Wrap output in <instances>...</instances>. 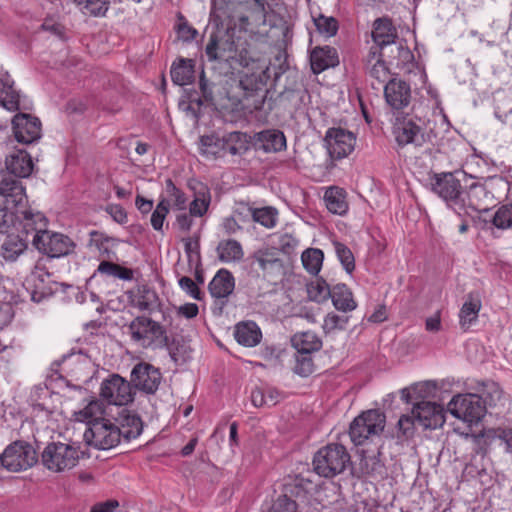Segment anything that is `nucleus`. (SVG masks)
I'll return each mask as SVG.
<instances>
[{
    "mask_svg": "<svg viewBox=\"0 0 512 512\" xmlns=\"http://www.w3.org/2000/svg\"><path fill=\"white\" fill-rule=\"evenodd\" d=\"M350 462V455L341 444H328L319 449L313 458L315 472L330 478L342 473Z\"/></svg>",
    "mask_w": 512,
    "mask_h": 512,
    "instance_id": "1",
    "label": "nucleus"
},
{
    "mask_svg": "<svg viewBox=\"0 0 512 512\" xmlns=\"http://www.w3.org/2000/svg\"><path fill=\"white\" fill-rule=\"evenodd\" d=\"M311 481L300 476L288 477L283 492L273 502L269 512H301L300 505L306 500Z\"/></svg>",
    "mask_w": 512,
    "mask_h": 512,
    "instance_id": "2",
    "label": "nucleus"
},
{
    "mask_svg": "<svg viewBox=\"0 0 512 512\" xmlns=\"http://www.w3.org/2000/svg\"><path fill=\"white\" fill-rule=\"evenodd\" d=\"M79 458V450L76 447L62 442L49 443L41 453L43 466L55 473L74 468Z\"/></svg>",
    "mask_w": 512,
    "mask_h": 512,
    "instance_id": "3",
    "label": "nucleus"
},
{
    "mask_svg": "<svg viewBox=\"0 0 512 512\" xmlns=\"http://www.w3.org/2000/svg\"><path fill=\"white\" fill-rule=\"evenodd\" d=\"M385 415L379 410H368L356 417L350 425L349 435L355 445H362L384 430Z\"/></svg>",
    "mask_w": 512,
    "mask_h": 512,
    "instance_id": "4",
    "label": "nucleus"
},
{
    "mask_svg": "<svg viewBox=\"0 0 512 512\" xmlns=\"http://www.w3.org/2000/svg\"><path fill=\"white\" fill-rule=\"evenodd\" d=\"M86 442L97 449H111L121 441V432L115 420L105 418L96 420L84 432Z\"/></svg>",
    "mask_w": 512,
    "mask_h": 512,
    "instance_id": "5",
    "label": "nucleus"
},
{
    "mask_svg": "<svg viewBox=\"0 0 512 512\" xmlns=\"http://www.w3.org/2000/svg\"><path fill=\"white\" fill-rule=\"evenodd\" d=\"M37 453L33 446L24 441L10 444L0 457L1 465L13 472L26 470L37 463Z\"/></svg>",
    "mask_w": 512,
    "mask_h": 512,
    "instance_id": "6",
    "label": "nucleus"
},
{
    "mask_svg": "<svg viewBox=\"0 0 512 512\" xmlns=\"http://www.w3.org/2000/svg\"><path fill=\"white\" fill-rule=\"evenodd\" d=\"M131 338L142 347H150L156 341L167 344L165 329L157 322L145 316L136 317L128 326Z\"/></svg>",
    "mask_w": 512,
    "mask_h": 512,
    "instance_id": "7",
    "label": "nucleus"
},
{
    "mask_svg": "<svg viewBox=\"0 0 512 512\" xmlns=\"http://www.w3.org/2000/svg\"><path fill=\"white\" fill-rule=\"evenodd\" d=\"M448 411L456 418L467 423H477L485 415V405L475 394L454 396L448 404Z\"/></svg>",
    "mask_w": 512,
    "mask_h": 512,
    "instance_id": "8",
    "label": "nucleus"
},
{
    "mask_svg": "<svg viewBox=\"0 0 512 512\" xmlns=\"http://www.w3.org/2000/svg\"><path fill=\"white\" fill-rule=\"evenodd\" d=\"M134 391L130 381L118 374H113L103 380L100 386V396L108 404L123 406L133 401Z\"/></svg>",
    "mask_w": 512,
    "mask_h": 512,
    "instance_id": "9",
    "label": "nucleus"
},
{
    "mask_svg": "<svg viewBox=\"0 0 512 512\" xmlns=\"http://www.w3.org/2000/svg\"><path fill=\"white\" fill-rule=\"evenodd\" d=\"M394 134L396 141L400 146L408 144L422 146L426 141L433 142L434 139L437 138V135L434 133L432 128H430V131L427 134H424L422 133L419 125H417L412 119L406 118L402 121H397Z\"/></svg>",
    "mask_w": 512,
    "mask_h": 512,
    "instance_id": "10",
    "label": "nucleus"
},
{
    "mask_svg": "<svg viewBox=\"0 0 512 512\" xmlns=\"http://www.w3.org/2000/svg\"><path fill=\"white\" fill-rule=\"evenodd\" d=\"M325 143L329 155L334 159L347 157L355 147V135L343 128H330L325 135Z\"/></svg>",
    "mask_w": 512,
    "mask_h": 512,
    "instance_id": "11",
    "label": "nucleus"
},
{
    "mask_svg": "<svg viewBox=\"0 0 512 512\" xmlns=\"http://www.w3.org/2000/svg\"><path fill=\"white\" fill-rule=\"evenodd\" d=\"M15 216L21 225V232L28 239L29 235H32V244L34 240L40 234H45L48 225V221L43 213L39 211H33L31 208H27L26 204L19 207H14Z\"/></svg>",
    "mask_w": 512,
    "mask_h": 512,
    "instance_id": "12",
    "label": "nucleus"
},
{
    "mask_svg": "<svg viewBox=\"0 0 512 512\" xmlns=\"http://www.w3.org/2000/svg\"><path fill=\"white\" fill-rule=\"evenodd\" d=\"M161 380L160 370L149 363H138L131 371V385L146 394H154Z\"/></svg>",
    "mask_w": 512,
    "mask_h": 512,
    "instance_id": "13",
    "label": "nucleus"
},
{
    "mask_svg": "<svg viewBox=\"0 0 512 512\" xmlns=\"http://www.w3.org/2000/svg\"><path fill=\"white\" fill-rule=\"evenodd\" d=\"M34 247L41 253L50 257H61L69 254L74 247L73 242L66 235L51 233L48 230L34 240Z\"/></svg>",
    "mask_w": 512,
    "mask_h": 512,
    "instance_id": "14",
    "label": "nucleus"
},
{
    "mask_svg": "<svg viewBox=\"0 0 512 512\" xmlns=\"http://www.w3.org/2000/svg\"><path fill=\"white\" fill-rule=\"evenodd\" d=\"M13 133L19 143L32 144L41 138V122L37 117L18 113L12 120Z\"/></svg>",
    "mask_w": 512,
    "mask_h": 512,
    "instance_id": "15",
    "label": "nucleus"
},
{
    "mask_svg": "<svg viewBox=\"0 0 512 512\" xmlns=\"http://www.w3.org/2000/svg\"><path fill=\"white\" fill-rule=\"evenodd\" d=\"M431 187L451 206L463 202L461 183L452 173L435 174Z\"/></svg>",
    "mask_w": 512,
    "mask_h": 512,
    "instance_id": "16",
    "label": "nucleus"
},
{
    "mask_svg": "<svg viewBox=\"0 0 512 512\" xmlns=\"http://www.w3.org/2000/svg\"><path fill=\"white\" fill-rule=\"evenodd\" d=\"M412 414L425 429H436L445 423V410L435 402L420 401L415 403Z\"/></svg>",
    "mask_w": 512,
    "mask_h": 512,
    "instance_id": "17",
    "label": "nucleus"
},
{
    "mask_svg": "<svg viewBox=\"0 0 512 512\" xmlns=\"http://www.w3.org/2000/svg\"><path fill=\"white\" fill-rule=\"evenodd\" d=\"M205 53L210 61H229L235 57L236 45L232 35L212 33L206 45Z\"/></svg>",
    "mask_w": 512,
    "mask_h": 512,
    "instance_id": "18",
    "label": "nucleus"
},
{
    "mask_svg": "<svg viewBox=\"0 0 512 512\" xmlns=\"http://www.w3.org/2000/svg\"><path fill=\"white\" fill-rule=\"evenodd\" d=\"M16 178L8 171H0V196L4 198L7 206H11V209L27 202L25 189Z\"/></svg>",
    "mask_w": 512,
    "mask_h": 512,
    "instance_id": "19",
    "label": "nucleus"
},
{
    "mask_svg": "<svg viewBox=\"0 0 512 512\" xmlns=\"http://www.w3.org/2000/svg\"><path fill=\"white\" fill-rule=\"evenodd\" d=\"M253 81L254 79L249 77L240 81V85L245 91L240 101L244 115L253 114L264 109L268 90L258 84L254 88H249Z\"/></svg>",
    "mask_w": 512,
    "mask_h": 512,
    "instance_id": "20",
    "label": "nucleus"
},
{
    "mask_svg": "<svg viewBox=\"0 0 512 512\" xmlns=\"http://www.w3.org/2000/svg\"><path fill=\"white\" fill-rule=\"evenodd\" d=\"M384 96L388 105L393 109H403L409 105L411 100L410 85L401 79H391L384 87Z\"/></svg>",
    "mask_w": 512,
    "mask_h": 512,
    "instance_id": "21",
    "label": "nucleus"
},
{
    "mask_svg": "<svg viewBox=\"0 0 512 512\" xmlns=\"http://www.w3.org/2000/svg\"><path fill=\"white\" fill-rule=\"evenodd\" d=\"M372 39L380 50H386L396 44L398 33L392 20L387 17L377 18L372 26Z\"/></svg>",
    "mask_w": 512,
    "mask_h": 512,
    "instance_id": "22",
    "label": "nucleus"
},
{
    "mask_svg": "<svg viewBox=\"0 0 512 512\" xmlns=\"http://www.w3.org/2000/svg\"><path fill=\"white\" fill-rule=\"evenodd\" d=\"M209 292L219 301L220 309L226 304L227 298L235 288V279L232 273L226 269H220L209 283Z\"/></svg>",
    "mask_w": 512,
    "mask_h": 512,
    "instance_id": "23",
    "label": "nucleus"
},
{
    "mask_svg": "<svg viewBox=\"0 0 512 512\" xmlns=\"http://www.w3.org/2000/svg\"><path fill=\"white\" fill-rule=\"evenodd\" d=\"M131 305L141 311L152 313L160 306L156 291L146 284H139L129 292Z\"/></svg>",
    "mask_w": 512,
    "mask_h": 512,
    "instance_id": "24",
    "label": "nucleus"
},
{
    "mask_svg": "<svg viewBox=\"0 0 512 512\" xmlns=\"http://www.w3.org/2000/svg\"><path fill=\"white\" fill-rule=\"evenodd\" d=\"M6 171L17 178L29 177L34 169L31 155L22 149L10 153L5 160Z\"/></svg>",
    "mask_w": 512,
    "mask_h": 512,
    "instance_id": "25",
    "label": "nucleus"
},
{
    "mask_svg": "<svg viewBox=\"0 0 512 512\" xmlns=\"http://www.w3.org/2000/svg\"><path fill=\"white\" fill-rule=\"evenodd\" d=\"M311 69L315 74H319L329 67H334L339 63L335 48L325 46L316 47L310 55Z\"/></svg>",
    "mask_w": 512,
    "mask_h": 512,
    "instance_id": "26",
    "label": "nucleus"
},
{
    "mask_svg": "<svg viewBox=\"0 0 512 512\" xmlns=\"http://www.w3.org/2000/svg\"><path fill=\"white\" fill-rule=\"evenodd\" d=\"M121 432V438L130 440L138 437L143 429V424L139 416L131 414L127 410H122L119 416L114 419Z\"/></svg>",
    "mask_w": 512,
    "mask_h": 512,
    "instance_id": "27",
    "label": "nucleus"
},
{
    "mask_svg": "<svg viewBox=\"0 0 512 512\" xmlns=\"http://www.w3.org/2000/svg\"><path fill=\"white\" fill-rule=\"evenodd\" d=\"M28 242L27 238L20 235H8L0 248L1 256L6 261H16L20 255L27 251Z\"/></svg>",
    "mask_w": 512,
    "mask_h": 512,
    "instance_id": "28",
    "label": "nucleus"
},
{
    "mask_svg": "<svg viewBox=\"0 0 512 512\" xmlns=\"http://www.w3.org/2000/svg\"><path fill=\"white\" fill-rule=\"evenodd\" d=\"M481 307L479 295L469 293L459 312V322L463 329H468L477 320Z\"/></svg>",
    "mask_w": 512,
    "mask_h": 512,
    "instance_id": "29",
    "label": "nucleus"
},
{
    "mask_svg": "<svg viewBox=\"0 0 512 512\" xmlns=\"http://www.w3.org/2000/svg\"><path fill=\"white\" fill-rule=\"evenodd\" d=\"M330 298L338 311L350 312L357 307L352 291L345 284L334 285Z\"/></svg>",
    "mask_w": 512,
    "mask_h": 512,
    "instance_id": "30",
    "label": "nucleus"
},
{
    "mask_svg": "<svg viewBox=\"0 0 512 512\" xmlns=\"http://www.w3.org/2000/svg\"><path fill=\"white\" fill-rule=\"evenodd\" d=\"M260 148L267 152H279L286 147V138L279 130H265L257 134Z\"/></svg>",
    "mask_w": 512,
    "mask_h": 512,
    "instance_id": "31",
    "label": "nucleus"
},
{
    "mask_svg": "<svg viewBox=\"0 0 512 512\" xmlns=\"http://www.w3.org/2000/svg\"><path fill=\"white\" fill-rule=\"evenodd\" d=\"M224 156L242 155L249 149V139L246 133L234 131L222 137Z\"/></svg>",
    "mask_w": 512,
    "mask_h": 512,
    "instance_id": "32",
    "label": "nucleus"
},
{
    "mask_svg": "<svg viewBox=\"0 0 512 512\" xmlns=\"http://www.w3.org/2000/svg\"><path fill=\"white\" fill-rule=\"evenodd\" d=\"M324 200L327 209L334 214L344 215L348 210L346 193L342 188H328L325 192Z\"/></svg>",
    "mask_w": 512,
    "mask_h": 512,
    "instance_id": "33",
    "label": "nucleus"
},
{
    "mask_svg": "<svg viewBox=\"0 0 512 512\" xmlns=\"http://www.w3.org/2000/svg\"><path fill=\"white\" fill-rule=\"evenodd\" d=\"M469 206L478 212H486L489 210V204L492 195L487 189L480 184L470 186L467 193Z\"/></svg>",
    "mask_w": 512,
    "mask_h": 512,
    "instance_id": "34",
    "label": "nucleus"
},
{
    "mask_svg": "<svg viewBox=\"0 0 512 512\" xmlns=\"http://www.w3.org/2000/svg\"><path fill=\"white\" fill-rule=\"evenodd\" d=\"M171 78L179 86L191 83L194 79L193 60L180 59L178 63H174L171 67Z\"/></svg>",
    "mask_w": 512,
    "mask_h": 512,
    "instance_id": "35",
    "label": "nucleus"
},
{
    "mask_svg": "<svg viewBox=\"0 0 512 512\" xmlns=\"http://www.w3.org/2000/svg\"><path fill=\"white\" fill-rule=\"evenodd\" d=\"M235 338L239 344L253 347L260 342L261 331L252 322L238 324L235 330Z\"/></svg>",
    "mask_w": 512,
    "mask_h": 512,
    "instance_id": "36",
    "label": "nucleus"
},
{
    "mask_svg": "<svg viewBox=\"0 0 512 512\" xmlns=\"http://www.w3.org/2000/svg\"><path fill=\"white\" fill-rule=\"evenodd\" d=\"M388 49L389 53L386 56L388 58V63L390 65H395L397 68L405 67L414 59L413 53L401 41H396V44H393Z\"/></svg>",
    "mask_w": 512,
    "mask_h": 512,
    "instance_id": "37",
    "label": "nucleus"
},
{
    "mask_svg": "<svg viewBox=\"0 0 512 512\" xmlns=\"http://www.w3.org/2000/svg\"><path fill=\"white\" fill-rule=\"evenodd\" d=\"M292 344L298 352L312 353L322 347L319 337L310 331L299 333L293 336Z\"/></svg>",
    "mask_w": 512,
    "mask_h": 512,
    "instance_id": "38",
    "label": "nucleus"
},
{
    "mask_svg": "<svg viewBox=\"0 0 512 512\" xmlns=\"http://www.w3.org/2000/svg\"><path fill=\"white\" fill-rule=\"evenodd\" d=\"M0 103L10 111L20 108V94L14 89L9 79H0Z\"/></svg>",
    "mask_w": 512,
    "mask_h": 512,
    "instance_id": "39",
    "label": "nucleus"
},
{
    "mask_svg": "<svg viewBox=\"0 0 512 512\" xmlns=\"http://www.w3.org/2000/svg\"><path fill=\"white\" fill-rule=\"evenodd\" d=\"M103 414V403L100 400H92L82 410L75 413V419L77 421L86 422L88 427H91L92 423L96 420L105 419Z\"/></svg>",
    "mask_w": 512,
    "mask_h": 512,
    "instance_id": "40",
    "label": "nucleus"
},
{
    "mask_svg": "<svg viewBox=\"0 0 512 512\" xmlns=\"http://www.w3.org/2000/svg\"><path fill=\"white\" fill-rule=\"evenodd\" d=\"M217 252L222 262L238 261L243 257L240 243L233 239L221 241L217 246Z\"/></svg>",
    "mask_w": 512,
    "mask_h": 512,
    "instance_id": "41",
    "label": "nucleus"
},
{
    "mask_svg": "<svg viewBox=\"0 0 512 512\" xmlns=\"http://www.w3.org/2000/svg\"><path fill=\"white\" fill-rule=\"evenodd\" d=\"M481 398V403L487 406H495L502 397V391L499 385L493 381L483 382L479 385L478 393L476 394Z\"/></svg>",
    "mask_w": 512,
    "mask_h": 512,
    "instance_id": "42",
    "label": "nucleus"
},
{
    "mask_svg": "<svg viewBox=\"0 0 512 512\" xmlns=\"http://www.w3.org/2000/svg\"><path fill=\"white\" fill-rule=\"evenodd\" d=\"M210 201L211 195L209 189L201 185L200 188L195 192L194 199L190 204V215L195 217L203 216L208 210Z\"/></svg>",
    "mask_w": 512,
    "mask_h": 512,
    "instance_id": "43",
    "label": "nucleus"
},
{
    "mask_svg": "<svg viewBox=\"0 0 512 512\" xmlns=\"http://www.w3.org/2000/svg\"><path fill=\"white\" fill-rule=\"evenodd\" d=\"M223 141L214 135L202 136L200 138V152L208 158L224 157Z\"/></svg>",
    "mask_w": 512,
    "mask_h": 512,
    "instance_id": "44",
    "label": "nucleus"
},
{
    "mask_svg": "<svg viewBox=\"0 0 512 512\" xmlns=\"http://www.w3.org/2000/svg\"><path fill=\"white\" fill-rule=\"evenodd\" d=\"M307 293L311 300L322 303L328 300L332 293V288L322 278H317L307 286Z\"/></svg>",
    "mask_w": 512,
    "mask_h": 512,
    "instance_id": "45",
    "label": "nucleus"
},
{
    "mask_svg": "<svg viewBox=\"0 0 512 512\" xmlns=\"http://www.w3.org/2000/svg\"><path fill=\"white\" fill-rule=\"evenodd\" d=\"M323 252L320 249L309 248L302 253V263L304 268L315 275L320 271L323 262Z\"/></svg>",
    "mask_w": 512,
    "mask_h": 512,
    "instance_id": "46",
    "label": "nucleus"
},
{
    "mask_svg": "<svg viewBox=\"0 0 512 512\" xmlns=\"http://www.w3.org/2000/svg\"><path fill=\"white\" fill-rule=\"evenodd\" d=\"M98 272L113 276L122 280H131L133 278V270L120 266L110 261H102L98 266Z\"/></svg>",
    "mask_w": 512,
    "mask_h": 512,
    "instance_id": "47",
    "label": "nucleus"
},
{
    "mask_svg": "<svg viewBox=\"0 0 512 512\" xmlns=\"http://www.w3.org/2000/svg\"><path fill=\"white\" fill-rule=\"evenodd\" d=\"M255 259L264 271L281 270L283 268L282 261L274 251L260 250L256 253Z\"/></svg>",
    "mask_w": 512,
    "mask_h": 512,
    "instance_id": "48",
    "label": "nucleus"
},
{
    "mask_svg": "<svg viewBox=\"0 0 512 512\" xmlns=\"http://www.w3.org/2000/svg\"><path fill=\"white\" fill-rule=\"evenodd\" d=\"M200 90L202 93V98H189V105L187 106V110H192V105L197 104L200 107L204 102L212 105H217V102L213 96L212 89L210 83L205 79L204 72H202L200 81Z\"/></svg>",
    "mask_w": 512,
    "mask_h": 512,
    "instance_id": "49",
    "label": "nucleus"
},
{
    "mask_svg": "<svg viewBox=\"0 0 512 512\" xmlns=\"http://www.w3.org/2000/svg\"><path fill=\"white\" fill-rule=\"evenodd\" d=\"M252 218L266 228H272L277 222V211L272 207L252 209Z\"/></svg>",
    "mask_w": 512,
    "mask_h": 512,
    "instance_id": "50",
    "label": "nucleus"
},
{
    "mask_svg": "<svg viewBox=\"0 0 512 512\" xmlns=\"http://www.w3.org/2000/svg\"><path fill=\"white\" fill-rule=\"evenodd\" d=\"M296 364L294 372L302 377L311 375L314 370V362L310 353L298 352L295 355Z\"/></svg>",
    "mask_w": 512,
    "mask_h": 512,
    "instance_id": "51",
    "label": "nucleus"
},
{
    "mask_svg": "<svg viewBox=\"0 0 512 512\" xmlns=\"http://www.w3.org/2000/svg\"><path fill=\"white\" fill-rule=\"evenodd\" d=\"M335 252L342 266L347 273H352L355 269V259L352 251L343 243L335 241L333 243Z\"/></svg>",
    "mask_w": 512,
    "mask_h": 512,
    "instance_id": "52",
    "label": "nucleus"
},
{
    "mask_svg": "<svg viewBox=\"0 0 512 512\" xmlns=\"http://www.w3.org/2000/svg\"><path fill=\"white\" fill-rule=\"evenodd\" d=\"M314 24L320 34L325 37H332L338 31V22L334 17L319 15L314 18Z\"/></svg>",
    "mask_w": 512,
    "mask_h": 512,
    "instance_id": "53",
    "label": "nucleus"
},
{
    "mask_svg": "<svg viewBox=\"0 0 512 512\" xmlns=\"http://www.w3.org/2000/svg\"><path fill=\"white\" fill-rule=\"evenodd\" d=\"M78 5H83L84 13L93 16H103L109 7V0H74Z\"/></svg>",
    "mask_w": 512,
    "mask_h": 512,
    "instance_id": "54",
    "label": "nucleus"
},
{
    "mask_svg": "<svg viewBox=\"0 0 512 512\" xmlns=\"http://www.w3.org/2000/svg\"><path fill=\"white\" fill-rule=\"evenodd\" d=\"M166 193L173 203V206L178 210H185L187 198L185 194L178 189L171 179L165 181Z\"/></svg>",
    "mask_w": 512,
    "mask_h": 512,
    "instance_id": "55",
    "label": "nucleus"
},
{
    "mask_svg": "<svg viewBox=\"0 0 512 512\" xmlns=\"http://www.w3.org/2000/svg\"><path fill=\"white\" fill-rule=\"evenodd\" d=\"M492 223L499 229L512 227V205L501 206L494 214Z\"/></svg>",
    "mask_w": 512,
    "mask_h": 512,
    "instance_id": "56",
    "label": "nucleus"
},
{
    "mask_svg": "<svg viewBox=\"0 0 512 512\" xmlns=\"http://www.w3.org/2000/svg\"><path fill=\"white\" fill-rule=\"evenodd\" d=\"M411 389L416 399L425 401V399L435 396L437 384L434 381H424L414 384Z\"/></svg>",
    "mask_w": 512,
    "mask_h": 512,
    "instance_id": "57",
    "label": "nucleus"
},
{
    "mask_svg": "<svg viewBox=\"0 0 512 512\" xmlns=\"http://www.w3.org/2000/svg\"><path fill=\"white\" fill-rule=\"evenodd\" d=\"M485 436L488 438L498 437L499 439L503 440L506 444L507 452L512 454V429H502L498 432L495 430H489L485 433L472 435V438L475 442H479V440Z\"/></svg>",
    "mask_w": 512,
    "mask_h": 512,
    "instance_id": "58",
    "label": "nucleus"
},
{
    "mask_svg": "<svg viewBox=\"0 0 512 512\" xmlns=\"http://www.w3.org/2000/svg\"><path fill=\"white\" fill-rule=\"evenodd\" d=\"M168 212H169V202L167 200L163 199L157 204L156 208L154 209V211L152 212V215H151L150 222H151L152 227L155 230H157V231L162 230L163 223H164V220H165Z\"/></svg>",
    "mask_w": 512,
    "mask_h": 512,
    "instance_id": "59",
    "label": "nucleus"
},
{
    "mask_svg": "<svg viewBox=\"0 0 512 512\" xmlns=\"http://www.w3.org/2000/svg\"><path fill=\"white\" fill-rule=\"evenodd\" d=\"M349 318L346 316H340L335 313H328L324 319L323 330L325 333H331L335 330L345 329Z\"/></svg>",
    "mask_w": 512,
    "mask_h": 512,
    "instance_id": "60",
    "label": "nucleus"
},
{
    "mask_svg": "<svg viewBox=\"0 0 512 512\" xmlns=\"http://www.w3.org/2000/svg\"><path fill=\"white\" fill-rule=\"evenodd\" d=\"M415 421H416V418L414 417V415L412 413H411V415H409V414L402 415L397 422V428H398V433H399L398 437H400V435L405 438L411 437L414 434Z\"/></svg>",
    "mask_w": 512,
    "mask_h": 512,
    "instance_id": "61",
    "label": "nucleus"
},
{
    "mask_svg": "<svg viewBox=\"0 0 512 512\" xmlns=\"http://www.w3.org/2000/svg\"><path fill=\"white\" fill-rule=\"evenodd\" d=\"M368 74L376 79L379 84L384 83L389 76V69L385 61L377 60L372 65L366 67Z\"/></svg>",
    "mask_w": 512,
    "mask_h": 512,
    "instance_id": "62",
    "label": "nucleus"
},
{
    "mask_svg": "<svg viewBox=\"0 0 512 512\" xmlns=\"http://www.w3.org/2000/svg\"><path fill=\"white\" fill-rule=\"evenodd\" d=\"M90 239L88 245L95 247L101 254L109 253L108 243L113 241V238L105 236L103 233L98 231L90 232Z\"/></svg>",
    "mask_w": 512,
    "mask_h": 512,
    "instance_id": "63",
    "label": "nucleus"
},
{
    "mask_svg": "<svg viewBox=\"0 0 512 512\" xmlns=\"http://www.w3.org/2000/svg\"><path fill=\"white\" fill-rule=\"evenodd\" d=\"M179 286L194 299L201 300V291L190 277H181L179 279Z\"/></svg>",
    "mask_w": 512,
    "mask_h": 512,
    "instance_id": "64",
    "label": "nucleus"
}]
</instances>
